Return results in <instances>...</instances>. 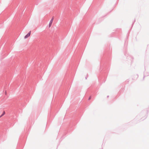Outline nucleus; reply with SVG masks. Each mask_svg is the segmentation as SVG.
<instances>
[{
    "label": "nucleus",
    "mask_w": 149,
    "mask_h": 149,
    "mask_svg": "<svg viewBox=\"0 0 149 149\" xmlns=\"http://www.w3.org/2000/svg\"><path fill=\"white\" fill-rule=\"evenodd\" d=\"M31 33V31H30L24 37V38L26 39L30 36Z\"/></svg>",
    "instance_id": "f257e3e1"
},
{
    "label": "nucleus",
    "mask_w": 149,
    "mask_h": 149,
    "mask_svg": "<svg viewBox=\"0 0 149 149\" xmlns=\"http://www.w3.org/2000/svg\"><path fill=\"white\" fill-rule=\"evenodd\" d=\"M5 114V112L4 111L3 112L2 114L1 115V116L0 117H1L3 116Z\"/></svg>",
    "instance_id": "7ed1b4c3"
},
{
    "label": "nucleus",
    "mask_w": 149,
    "mask_h": 149,
    "mask_svg": "<svg viewBox=\"0 0 149 149\" xmlns=\"http://www.w3.org/2000/svg\"><path fill=\"white\" fill-rule=\"evenodd\" d=\"M91 96H90L88 98V100H90L91 99Z\"/></svg>",
    "instance_id": "20e7f679"
},
{
    "label": "nucleus",
    "mask_w": 149,
    "mask_h": 149,
    "mask_svg": "<svg viewBox=\"0 0 149 149\" xmlns=\"http://www.w3.org/2000/svg\"><path fill=\"white\" fill-rule=\"evenodd\" d=\"M54 18H52L50 21L49 22V27H50L51 26V25L52 24V23L53 20Z\"/></svg>",
    "instance_id": "f03ea898"
}]
</instances>
